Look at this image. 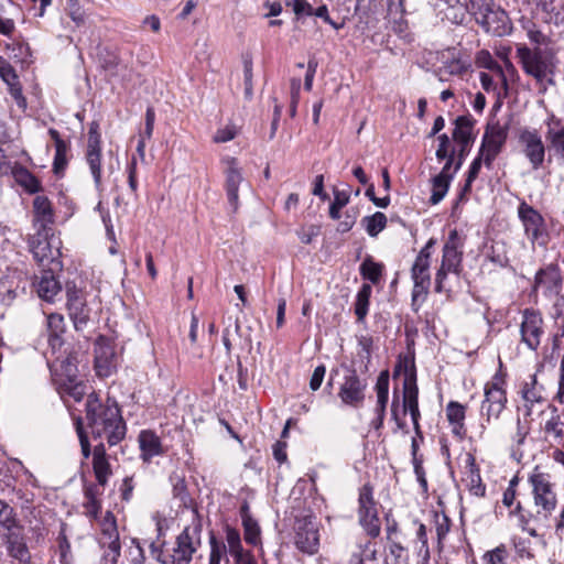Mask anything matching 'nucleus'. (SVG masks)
Masks as SVG:
<instances>
[{
	"label": "nucleus",
	"mask_w": 564,
	"mask_h": 564,
	"mask_svg": "<svg viewBox=\"0 0 564 564\" xmlns=\"http://www.w3.org/2000/svg\"><path fill=\"white\" fill-rule=\"evenodd\" d=\"M557 280V273L554 268L549 267L546 269H540L535 274L534 284L535 288L539 286H546L547 289L551 288L553 283H555Z\"/></svg>",
	"instance_id": "49"
},
{
	"label": "nucleus",
	"mask_w": 564,
	"mask_h": 564,
	"mask_svg": "<svg viewBox=\"0 0 564 564\" xmlns=\"http://www.w3.org/2000/svg\"><path fill=\"white\" fill-rule=\"evenodd\" d=\"M544 321L539 311L525 308L522 312V322L520 325L521 341L531 350L535 351L544 334Z\"/></svg>",
	"instance_id": "15"
},
{
	"label": "nucleus",
	"mask_w": 564,
	"mask_h": 564,
	"mask_svg": "<svg viewBox=\"0 0 564 564\" xmlns=\"http://www.w3.org/2000/svg\"><path fill=\"white\" fill-rule=\"evenodd\" d=\"M47 341L48 348L54 358L58 355H66V350H62L64 346L63 335H48Z\"/></svg>",
	"instance_id": "62"
},
{
	"label": "nucleus",
	"mask_w": 564,
	"mask_h": 564,
	"mask_svg": "<svg viewBox=\"0 0 564 564\" xmlns=\"http://www.w3.org/2000/svg\"><path fill=\"white\" fill-rule=\"evenodd\" d=\"M378 550L376 543L370 540L360 541L358 543V551L355 552L350 558V562H357L361 560L362 563L377 562Z\"/></svg>",
	"instance_id": "39"
},
{
	"label": "nucleus",
	"mask_w": 564,
	"mask_h": 564,
	"mask_svg": "<svg viewBox=\"0 0 564 564\" xmlns=\"http://www.w3.org/2000/svg\"><path fill=\"white\" fill-rule=\"evenodd\" d=\"M65 329L66 325L63 315L53 313L47 316L48 335H63L65 333Z\"/></svg>",
	"instance_id": "51"
},
{
	"label": "nucleus",
	"mask_w": 564,
	"mask_h": 564,
	"mask_svg": "<svg viewBox=\"0 0 564 564\" xmlns=\"http://www.w3.org/2000/svg\"><path fill=\"white\" fill-rule=\"evenodd\" d=\"M494 0H469L468 4H466V10L475 18H479L482 13L488 11L492 6H495Z\"/></svg>",
	"instance_id": "52"
},
{
	"label": "nucleus",
	"mask_w": 564,
	"mask_h": 564,
	"mask_svg": "<svg viewBox=\"0 0 564 564\" xmlns=\"http://www.w3.org/2000/svg\"><path fill=\"white\" fill-rule=\"evenodd\" d=\"M484 560L487 564H506L505 547H496L485 554Z\"/></svg>",
	"instance_id": "63"
},
{
	"label": "nucleus",
	"mask_w": 564,
	"mask_h": 564,
	"mask_svg": "<svg viewBox=\"0 0 564 564\" xmlns=\"http://www.w3.org/2000/svg\"><path fill=\"white\" fill-rule=\"evenodd\" d=\"M86 420L91 434H99L106 426L126 425L117 401L108 395L102 399L95 390L87 398Z\"/></svg>",
	"instance_id": "3"
},
{
	"label": "nucleus",
	"mask_w": 564,
	"mask_h": 564,
	"mask_svg": "<svg viewBox=\"0 0 564 564\" xmlns=\"http://www.w3.org/2000/svg\"><path fill=\"white\" fill-rule=\"evenodd\" d=\"M506 402V390H485L481 411L486 412L488 419H497L505 409Z\"/></svg>",
	"instance_id": "27"
},
{
	"label": "nucleus",
	"mask_w": 564,
	"mask_h": 564,
	"mask_svg": "<svg viewBox=\"0 0 564 564\" xmlns=\"http://www.w3.org/2000/svg\"><path fill=\"white\" fill-rule=\"evenodd\" d=\"M419 390H403L402 393V413H410L415 433L421 436L419 420L421 413L419 410Z\"/></svg>",
	"instance_id": "31"
},
{
	"label": "nucleus",
	"mask_w": 564,
	"mask_h": 564,
	"mask_svg": "<svg viewBox=\"0 0 564 564\" xmlns=\"http://www.w3.org/2000/svg\"><path fill=\"white\" fill-rule=\"evenodd\" d=\"M202 519L194 512L191 523L183 529L173 543H163L161 547L152 543L151 555L161 564H189L202 545Z\"/></svg>",
	"instance_id": "2"
},
{
	"label": "nucleus",
	"mask_w": 564,
	"mask_h": 564,
	"mask_svg": "<svg viewBox=\"0 0 564 564\" xmlns=\"http://www.w3.org/2000/svg\"><path fill=\"white\" fill-rule=\"evenodd\" d=\"M519 143L533 170H539L545 160L546 148L536 129L523 128L519 131Z\"/></svg>",
	"instance_id": "11"
},
{
	"label": "nucleus",
	"mask_w": 564,
	"mask_h": 564,
	"mask_svg": "<svg viewBox=\"0 0 564 564\" xmlns=\"http://www.w3.org/2000/svg\"><path fill=\"white\" fill-rule=\"evenodd\" d=\"M339 398L343 403L348 405H358L364 400L361 390H340Z\"/></svg>",
	"instance_id": "60"
},
{
	"label": "nucleus",
	"mask_w": 564,
	"mask_h": 564,
	"mask_svg": "<svg viewBox=\"0 0 564 564\" xmlns=\"http://www.w3.org/2000/svg\"><path fill=\"white\" fill-rule=\"evenodd\" d=\"M33 212L35 223L40 225L39 229H52L50 225L54 223V212L52 203L46 196L37 195L34 198Z\"/></svg>",
	"instance_id": "26"
},
{
	"label": "nucleus",
	"mask_w": 564,
	"mask_h": 564,
	"mask_svg": "<svg viewBox=\"0 0 564 564\" xmlns=\"http://www.w3.org/2000/svg\"><path fill=\"white\" fill-rule=\"evenodd\" d=\"M564 424L560 421V416H552L545 424V433L552 435L556 443H561L564 434Z\"/></svg>",
	"instance_id": "54"
},
{
	"label": "nucleus",
	"mask_w": 564,
	"mask_h": 564,
	"mask_svg": "<svg viewBox=\"0 0 564 564\" xmlns=\"http://www.w3.org/2000/svg\"><path fill=\"white\" fill-rule=\"evenodd\" d=\"M452 180L435 175L432 178V194L430 203L437 205L447 194Z\"/></svg>",
	"instance_id": "45"
},
{
	"label": "nucleus",
	"mask_w": 564,
	"mask_h": 564,
	"mask_svg": "<svg viewBox=\"0 0 564 564\" xmlns=\"http://www.w3.org/2000/svg\"><path fill=\"white\" fill-rule=\"evenodd\" d=\"M127 434V425H115L112 427L106 426L105 431H99V434H91L95 440H106L109 446L119 444Z\"/></svg>",
	"instance_id": "40"
},
{
	"label": "nucleus",
	"mask_w": 564,
	"mask_h": 564,
	"mask_svg": "<svg viewBox=\"0 0 564 564\" xmlns=\"http://www.w3.org/2000/svg\"><path fill=\"white\" fill-rule=\"evenodd\" d=\"M523 28L527 30V35L532 43L542 45L547 42L546 35L536 29L532 22H529L528 25H524Z\"/></svg>",
	"instance_id": "61"
},
{
	"label": "nucleus",
	"mask_w": 564,
	"mask_h": 564,
	"mask_svg": "<svg viewBox=\"0 0 564 564\" xmlns=\"http://www.w3.org/2000/svg\"><path fill=\"white\" fill-rule=\"evenodd\" d=\"M393 378L402 388H416V371L413 354L400 356L393 370Z\"/></svg>",
	"instance_id": "22"
},
{
	"label": "nucleus",
	"mask_w": 564,
	"mask_h": 564,
	"mask_svg": "<svg viewBox=\"0 0 564 564\" xmlns=\"http://www.w3.org/2000/svg\"><path fill=\"white\" fill-rule=\"evenodd\" d=\"M530 422L517 419L513 431L510 434V455L511 457L520 463L524 456V447L528 443V436L530 434Z\"/></svg>",
	"instance_id": "23"
},
{
	"label": "nucleus",
	"mask_w": 564,
	"mask_h": 564,
	"mask_svg": "<svg viewBox=\"0 0 564 564\" xmlns=\"http://www.w3.org/2000/svg\"><path fill=\"white\" fill-rule=\"evenodd\" d=\"M52 373L57 378L58 388H70L76 378L77 368L68 356L58 355L48 361Z\"/></svg>",
	"instance_id": "21"
},
{
	"label": "nucleus",
	"mask_w": 564,
	"mask_h": 564,
	"mask_svg": "<svg viewBox=\"0 0 564 564\" xmlns=\"http://www.w3.org/2000/svg\"><path fill=\"white\" fill-rule=\"evenodd\" d=\"M0 539L7 549V553L21 564L31 563V553L26 545L24 527L22 523L0 534Z\"/></svg>",
	"instance_id": "16"
},
{
	"label": "nucleus",
	"mask_w": 564,
	"mask_h": 564,
	"mask_svg": "<svg viewBox=\"0 0 564 564\" xmlns=\"http://www.w3.org/2000/svg\"><path fill=\"white\" fill-rule=\"evenodd\" d=\"M479 79H480V83H481V87L487 93L496 91L498 85H501L500 82L498 80L497 76L495 75V73H492V75H490L488 73L482 72L479 75Z\"/></svg>",
	"instance_id": "64"
},
{
	"label": "nucleus",
	"mask_w": 564,
	"mask_h": 564,
	"mask_svg": "<svg viewBox=\"0 0 564 564\" xmlns=\"http://www.w3.org/2000/svg\"><path fill=\"white\" fill-rule=\"evenodd\" d=\"M518 217L532 246L545 247L549 242V234L543 216L525 200H521L518 206Z\"/></svg>",
	"instance_id": "9"
},
{
	"label": "nucleus",
	"mask_w": 564,
	"mask_h": 564,
	"mask_svg": "<svg viewBox=\"0 0 564 564\" xmlns=\"http://www.w3.org/2000/svg\"><path fill=\"white\" fill-rule=\"evenodd\" d=\"M475 63H476L477 67L486 68V69H489L492 73H495V75L497 76L498 80L501 84V87L505 90V94H507L508 80H507L506 73H505L503 68L501 67V65H499L498 62L492 57V55L490 54L489 51H487V50L479 51L476 54Z\"/></svg>",
	"instance_id": "28"
},
{
	"label": "nucleus",
	"mask_w": 564,
	"mask_h": 564,
	"mask_svg": "<svg viewBox=\"0 0 564 564\" xmlns=\"http://www.w3.org/2000/svg\"><path fill=\"white\" fill-rule=\"evenodd\" d=\"M446 416L448 422L454 425L453 432L458 433L464 425L465 408L458 402L451 401L446 408Z\"/></svg>",
	"instance_id": "44"
},
{
	"label": "nucleus",
	"mask_w": 564,
	"mask_h": 564,
	"mask_svg": "<svg viewBox=\"0 0 564 564\" xmlns=\"http://www.w3.org/2000/svg\"><path fill=\"white\" fill-rule=\"evenodd\" d=\"M20 523L21 522L13 507L0 499V534Z\"/></svg>",
	"instance_id": "37"
},
{
	"label": "nucleus",
	"mask_w": 564,
	"mask_h": 564,
	"mask_svg": "<svg viewBox=\"0 0 564 564\" xmlns=\"http://www.w3.org/2000/svg\"><path fill=\"white\" fill-rule=\"evenodd\" d=\"M138 443L141 451V458L150 462L153 457L164 453L160 437L151 430H143L138 436Z\"/></svg>",
	"instance_id": "24"
},
{
	"label": "nucleus",
	"mask_w": 564,
	"mask_h": 564,
	"mask_svg": "<svg viewBox=\"0 0 564 564\" xmlns=\"http://www.w3.org/2000/svg\"><path fill=\"white\" fill-rule=\"evenodd\" d=\"M55 271L51 267L43 270L37 282V294L45 301H52L61 292V284L54 275Z\"/></svg>",
	"instance_id": "29"
},
{
	"label": "nucleus",
	"mask_w": 564,
	"mask_h": 564,
	"mask_svg": "<svg viewBox=\"0 0 564 564\" xmlns=\"http://www.w3.org/2000/svg\"><path fill=\"white\" fill-rule=\"evenodd\" d=\"M475 120L470 116H459L455 119L453 139L457 144H471Z\"/></svg>",
	"instance_id": "34"
},
{
	"label": "nucleus",
	"mask_w": 564,
	"mask_h": 564,
	"mask_svg": "<svg viewBox=\"0 0 564 564\" xmlns=\"http://www.w3.org/2000/svg\"><path fill=\"white\" fill-rule=\"evenodd\" d=\"M86 163L89 167L96 189H102L101 172V135L97 121L89 124L87 149L85 153Z\"/></svg>",
	"instance_id": "10"
},
{
	"label": "nucleus",
	"mask_w": 564,
	"mask_h": 564,
	"mask_svg": "<svg viewBox=\"0 0 564 564\" xmlns=\"http://www.w3.org/2000/svg\"><path fill=\"white\" fill-rule=\"evenodd\" d=\"M436 243L434 238H431L425 246L419 251L412 268L411 279L413 281L412 301H424L429 294L431 286V262L433 248Z\"/></svg>",
	"instance_id": "6"
},
{
	"label": "nucleus",
	"mask_w": 564,
	"mask_h": 564,
	"mask_svg": "<svg viewBox=\"0 0 564 564\" xmlns=\"http://www.w3.org/2000/svg\"><path fill=\"white\" fill-rule=\"evenodd\" d=\"M100 535L98 544L102 550V564H117L121 555V543L117 520L111 511H106L99 521Z\"/></svg>",
	"instance_id": "8"
},
{
	"label": "nucleus",
	"mask_w": 564,
	"mask_h": 564,
	"mask_svg": "<svg viewBox=\"0 0 564 564\" xmlns=\"http://www.w3.org/2000/svg\"><path fill=\"white\" fill-rule=\"evenodd\" d=\"M508 138V128L501 124H488L482 137L479 152L484 155L485 165L490 169L492 162L501 152Z\"/></svg>",
	"instance_id": "13"
},
{
	"label": "nucleus",
	"mask_w": 564,
	"mask_h": 564,
	"mask_svg": "<svg viewBox=\"0 0 564 564\" xmlns=\"http://www.w3.org/2000/svg\"><path fill=\"white\" fill-rule=\"evenodd\" d=\"M226 164L225 176H226V193L228 202L234 210H237L239 204V185L243 182L241 170L238 166L237 159L227 158L224 160Z\"/></svg>",
	"instance_id": "20"
},
{
	"label": "nucleus",
	"mask_w": 564,
	"mask_h": 564,
	"mask_svg": "<svg viewBox=\"0 0 564 564\" xmlns=\"http://www.w3.org/2000/svg\"><path fill=\"white\" fill-rule=\"evenodd\" d=\"M462 261L463 251L458 234L456 230H452L444 243L441 265L435 274V292L442 293L445 291L444 282L448 273L460 274Z\"/></svg>",
	"instance_id": "7"
},
{
	"label": "nucleus",
	"mask_w": 564,
	"mask_h": 564,
	"mask_svg": "<svg viewBox=\"0 0 564 564\" xmlns=\"http://www.w3.org/2000/svg\"><path fill=\"white\" fill-rule=\"evenodd\" d=\"M51 231L52 229H39L29 240L30 250L41 265L61 270V241Z\"/></svg>",
	"instance_id": "5"
},
{
	"label": "nucleus",
	"mask_w": 564,
	"mask_h": 564,
	"mask_svg": "<svg viewBox=\"0 0 564 564\" xmlns=\"http://www.w3.org/2000/svg\"><path fill=\"white\" fill-rule=\"evenodd\" d=\"M67 310L76 330H82L89 321V312L83 292L75 285L67 284Z\"/></svg>",
	"instance_id": "18"
},
{
	"label": "nucleus",
	"mask_w": 564,
	"mask_h": 564,
	"mask_svg": "<svg viewBox=\"0 0 564 564\" xmlns=\"http://www.w3.org/2000/svg\"><path fill=\"white\" fill-rule=\"evenodd\" d=\"M371 286L364 284L357 293L355 302V314L359 322H362L368 314Z\"/></svg>",
	"instance_id": "41"
},
{
	"label": "nucleus",
	"mask_w": 564,
	"mask_h": 564,
	"mask_svg": "<svg viewBox=\"0 0 564 564\" xmlns=\"http://www.w3.org/2000/svg\"><path fill=\"white\" fill-rule=\"evenodd\" d=\"M416 539L420 542V547L417 550V556L421 557L423 564H427L430 561V547H429L426 527L423 523L419 524V528L416 531Z\"/></svg>",
	"instance_id": "46"
},
{
	"label": "nucleus",
	"mask_w": 564,
	"mask_h": 564,
	"mask_svg": "<svg viewBox=\"0 0 564 564\" xmlns=\"http://www.w3.org/2000/svg\"><path fill=\"white\" fill-rule=\"evenodd\" d=\"M361 225L370 237L378 236L387 226V216L377 212L371 216H365L361 219Z\"/></svg>",
	"instance_id": "38"
},
{
	"label": "nucleus",
	"mask_w": 564,
	"mask_h": 564,
	"mask_svg": "<svg viewBox=\"0 0 564 564\" xmlns=\"http://www.w3.org/2000/svg\"><path fill=\"white\" fill-rule=\"evenodd\" d=\"M389 555L392 557L390 564H410L406 550L398 542H390Z\"/></svg>",
	"instance_id": "53"
},
{
	"label": "nucleus",
	"mask_w": 564,
	"mask_h": 564,
	"mask_svg": "<svg viewBox=\"0 0 564 564\" xmlns=\"http://www.w3.org/2000/svg\"><path fill=\"white\" fill-rule=\"evenodd\" d=\"M241 518L243 527V539L247 544L258 546L261 545V530L260 527L248 512V506L241 508Z\"/></svg>",
	"instance_id": "32"
},
{
	"label": "nucleus",
	"mask_w": 564,
	"mask_h": 564,
	"mask_svg": "<svg viewBox=\"0 0 564 564\" xmlns=\"http://www.w3.org/2000/svg\"><path fill=\"white\" fill-rule=\"evenodd\" d=\"M0 77L8 85L18 80V75L13 66L3 57L0 56Z\"/></svg>",
	"instance_id": "57"
},
{
	"label": "nucleus",
	"mask_w": 564,
	"mask_h": 564,
	"mask_svg": "<svg viewBox=\"0 0 564 564\" xmlns=\"http://www.w3.org/2000/svg\"><path fill=\"white\" fill-rule=\"evenodd\" d=\"M93 469L99 486H105L111 475V468L107 459L106 447L104 443L95 446L93 452Z\"/></svg>",
	"instance_id": "25"
},
{
	"label": "nucleus",
	"mask_w": 564,
	"mask_h": 564,
	"mask_svg": "<svg viewBox=\"0 0 564 564\" xmlns=\"http://www.w3.org/2000/svg\"><path fill=\"white\" fill-rule=\"evenodd\" d=\"M476 22L486 33L495 36H505L512 29L508 13L496 4L477 18Z\"/></svg>",
	"instance_id": "17"
},
{
	"label": "nucleus",
	"mask_w": 564,
	"mask_h": 564,
	"mask_svg": "<svg viewBox=\"0 0 564 564\" xmlns=\"http://www.w3.org/2000/svg\"><path fill=\"white\" fill-rule=\"evenodd\" d=\"M373 347V338L370 335L357 336V356L362 364L365 370L368 369V365L371 360Z\"/></svg>",
	"instance_id": "42"
},
{
	"label": "nucleus",
	"mask_w": 564,
	"mask_h": 564,
	"mask_svg": "<svg viewBox=\"0 0 564 564\" xmlns=\"http://www.w3.org/2000/svg\"><path fill=\"white\" fill-rule=\"evenodd\" d=\"M48 133L55 143V156H54L53 169H54L55 173H59L66 166V153L68 150V145L61 138L57 130L50 129Z\"/></svg>",
	"instance_id": "35"
},
{
	"label": "nucleus",
	"mask_w": 564,
	"mask_h": 564,
	"mask_svg": "<svg viewBox=\"0 0 564 564\" xmlns=\"http://www.w3.org/2000/svg\"><path fill=\"white\" fill-rule=\"evenodd\" d=\"M359 522L371 538L380 534V520L378 518L372 488L364 485L359 491Z\"/></svg>",
	"instance_id": "12"
},
{
	"label": "nucleus",
	"mask_w": 564,
	"mask_h": 564,
	"mask_svg": "<svg viewBox=\"0 0 564 564\" xmlns=\"http://www.w3.org/2000/svg\"><path fill=\"white\" fill-rule=\"evenodd\" d=\"M294 530L296 547L301 552L311 555L317 553L319 546V534L314 517L305 516L296 519Z\"/></svg>",
	"instance_id": "14"
},
{
	"label": "nucleus",
	"mask_w": 564,
	"mask_h": 564,
	"mask_svg": "<svg viewBox=\"0 0 564 564\" xmlns=\"http://www.w3.org/2000/svg\"><path fill=\"white\" fill-rule=\"evenodd\" d=\"M434 523L437 535V542L441 545L451 530V520L445 513H434Z\"/></svg>",
	"instance_id": "50"
},
{
	"label": "nucleus",
	"mask_w": 564,
	"mask_h": 564,
	"mask_svg": "<svg viewBox=\"0 0 564 564\" xmlns=\"http://www.w3.org/2000/svg\"><path fill=\"white\" fill-rule=\"evenodd\" d=\"M225 533H226V544H225L226 551L228 550V552L230 553L235 549H238L239 546L242 545L241 536L237 529H235L230 525H226Z\"/></svg>",
	"instance_id": "56"
},
{
	"label": "nucleus",
	"mask_w": 564,
	"mask_h": 564,
	"mask_svg": "<svg viewBox=\"0 0 564 564\" xmlns=\"http://www.w3.org/2000/svg\"><path fill=\"white\" fill-rule=\"evenodd\" d=\"M535 511L525 509L520 501L510 516L517 517L518 525L532 538L540 536L538 529L547 528L550 518L557 506L555 485L549 473L535 466L528 477Z\"/></svg>",
	"instance_id": "1"
},
{
	"label": "nucleus",
	"mask_w": 564,
	"mask_h": 564,
	"mask_svg": "<svg viewBox=\"0 0 564 564\" xmlns=\"http://www.w3.org/2000/svg\"><path fill=\"white\" fill-rule=\"evenodd\" d=\"M75 426H76V432H77L79 443H80L82 454H83L84 458L87 459L91 455V449H90L88 436L83 426L82 417L76 419Z\"/></svg>",
	"instance_id": "55"
},
{
	"label": "nucleus",
	"mask_w": 564,
	"mask_h": 564,
	"mask_svg": "<svg viewBox=\"0 0 564 564\" xmlns=\"http://www.w3.org/2000/svg\"><path fill=\"white\" fill-rule=\"evenodd\" d=\"M517 56L525 74L532 76L538 84H555L553 76L556 69V62L551 51H543L540 47L532 50L522 45L517 48Z\"/></svg>",
	"instance_id": "4"
},
{
	"label": "nucleus",
	"mask_w": 564,
	"mask_h": 564,
	"mask_svg": "<svg viewBox=\"0 0 564 564\" xmlns=\"http://www.w3.org/2000/svg\"><path fill=\"white\" fill-rule=\"evenodd\" d=\"M9 174L30 194L39 193L42 189L40 181L28 169L18 163L11 164Z\"/></svg>",
	"instance_id": "30"
},
{
	"label": "nucleus",
	"mask_w": 564,
	"mask_h": 564,
	"mask_svg": "<svg viewBox=\"0 0 564 564\" xmlns=\"http://www.w3.org/2000/svg\"><path fill=\"white\" fill-rule=\"evenodd\" d=\"M315 17L322 19L325 23L329 24L332 28H334L335 30H340L345 26V19L341 21V22H336L334 21L330 15H329V12H328V8L326 4H322L319 6L318 8H316L314 10V14Z\"/></svg>",
	"instance_id": "58"
},
{
	"label": "nucleus",
	"mask_w": 564,
	"mask_h": 564,
	"mask_svg": "<svg viewBox=\"0 0 564 564\" xmlns=\"http://www.w3.org/2000/svg\"><path fill=\"white\" fill-rule=\"evenodd\" d=\"M117 367V356L113 346L104 337L95 344V370L100 378H108Z\"/></svg>",
	"instance_id": "19"
},
{
	"label": "nucleus",
	"mask_w": 564,
	"mask_h": 564,
	"mask_svg": "<svg viewBox=\"0 0 564 564\" xmlns=\"http://www.w3.org/2000/svg\"><path fill=\"white\" fill-rule=\"evenodd\" d=\"M210 552L208 557V564H220L221 558L226 554V545L216 539L214 534L209 538Z\"/></svg>",
	"instance_id": "47"
},
{
	"label": "nucleus",
	"mask_w": 564,
	"mask_h": 564,
	"mask_svg": "<svg viewBox=\"0 0 564 564\" xmlns=\"http://www.w3.org/2000/svg\"><path fill=\"white\" fill-rule=\"evenodd\" d=\"M545 13L544 21L555 25L564 23V2L562 0H534Z\"/></svg>",
	"instance_id": "33"
},
{
	"label": "nucleus",
	"mask_w": 564,
	"mask_h": 564,
	"mask_svg": "<svg viewBox=\"0 0 564 564\" xmlns=\"http://www.w3.org/2000/svg\"><path fill=\"white\" fill-rule=\"evenodd\" d=\"M251 58L243 59V85H245V98L251 100L253 97V72H252Z\"/></svg>",
	"instance_id": "48"
},
{
	"label": "nucleus",
	"mask_w": 564,
	"mask_h": 564,
	"mask_svg": "<svg viewBox=\"0 0 564 564\" xmlns=\"http://www.w3.org/2000/svg\"><path fill=\"white\" fill-rule=\"evenodd\" d=\"M546 140L549 141V149L564 160V127L558 129L549 128L546 131Z\"/></svg>",
	"instance_id": "43"
},
{
	"label": "nucleus",
	"mask_w": 564,
	"mask_h": 564,
	"mask_svg": "<svg viewBox=\"0 0 564 564\" xmlns=\"http://www.w3.org/2000/svg\"><path fill=\"white\" fill-rule=\"evenodd\" d=\"M66 10L69 18L75 22L77 26L83 25L85 23V11L76 1L69 0Z\"/></svg>",
	"instance_id": "59"
},
{
	"label": "nucleus",
	"mask_w": 564,
	"mask_h": 564,
	"mask_svg": "<svg viewBox=\"0 0 564 564\" xmlns=\"http://www.w3.org/2000/svg\"><path fill=\"white\" fill-rule=\"evenodd\" d=\"M359 271L360 275L365 280H369L371 283L377 284L382 276L383 264L373 261L372 257L367 256L360 264Z\"/></svg>",
	"instance_id": "36"
}]
</instances>
